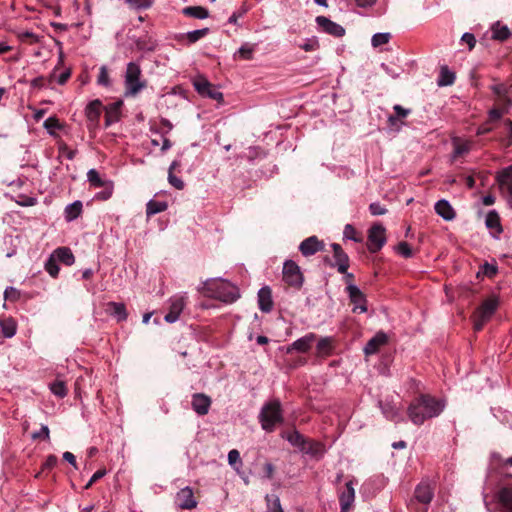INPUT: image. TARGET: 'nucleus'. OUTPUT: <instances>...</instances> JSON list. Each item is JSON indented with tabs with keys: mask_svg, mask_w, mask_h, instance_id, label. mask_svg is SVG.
I'll use <instances>...</instances> for the list:
<instances>
[{
	"mask_svg": "<svg viewBox=\"0 0 512 512\" xmlns=\"http://www.w3.org/2000/svg\"><path fill=\"white\" fill-rule=\"evenodd\" d=\"M445 407V400L430 394H421L411 401L407 414L413 424L420 426L425 421L438 417Z\"/></svg>",
	"mask_w": 512,
	"mask_h": 512,
	"instance_id": "nucleus-1",
	"label": "nucleus"
},
{
	"mask_svg": "<svg viewBox=\"0 0 512 512\" xmlns=\"http://www.w3.org/2000/svg\"><path fill=\"white\" fill-rule=\"evenodd\" d=\"M202 290L205 295L218 299L224 303H233L240 297L238 287L221 278L205 281L203 283Z\"/></svg>",
	"mask_w": 512,
	"mask_h": 512,
	"instance_id": "nucleus-2",
	"label": "nucleus"
},
{
	"mask_svg": "<svg viewBox=\"0 0 512 512\" xmlns=\"http://www.w3.org/2000/svg\"><path fill=\"white\" fill-rule=\"evenodd\" d=\"M258 419L261 424V428L265 432L271 433L275 431L277 425L282 424L284 421L280 400L271 399L266 402L259 412Z\"/></svg>",
	"mask_w": 512,
	"mask_h": 512,
	"instance_id": "nucleus-3",
	"label": "nucleus"
},
{
	"mask_svg": "<svg viewBox=\"0 0 512 512\" xmlns=\"http://www.w3.org/2000/svg\"><path fill=\"white\" fill-rule=\"evenodd\" d=\"M141 76L142 70L140 65L136 62H129L124 75L125 96H136L146 88L147 83Z\"/></svg>",
	"mask_w": 512,
	"mask_h": 512,
	"instance_id": "nucleus-4",
	"label": "nucleus"
},
{
	"mask_svg": "<svg viewBox=\"0 0 512 512\" xmlns=\"http://www.w3.org/2000/svg\"><path fill=\"white\" fill-rule=\"evenodd\" d=\"M498 303V299L494 296L483 301L474 313V329L476 331H480L485 323L490 320L498 307Z\"/></svg>",
	"mask_w": 512,
	"mask_h": 512,
	"instance_id": "nucleus-5",
	"label": "nucleus"
},
{
	"mask_svg": "<svg viewBox=\"0 0 512 512\" xmlns=\"http://www.w3.org/2000/svg\"><path fill=\"white\" fill-rule=\"evenodd\" d=\"M283 280L290 286L301 287L304 281L300 267L293 260H286L283 265Z\"/></svg>",
	"mask_w": 512,
	"mask_h": 512,
	"instance_id": "nucleus-6",
	"label": "nucleus"
},
{
	"mask_svg": "<svg viewBox=\"0 0 512 512\" xmlns=\"http://www.w3.org/2000/svg\"><path fill=\"white\" fill-rule=\"evenodd\" d=\"M346 292L350 302L353 304V312L365 313L367 311V300L364 293L353 283L346 286Z\"/></svg>",
	"mask_w": 512,
	"mask_h": 512,
	"instance_id": "nucleus-7",
	"label": "nucleus"
},
{
	"mask_svg": "<svg viewBox=\"0 0 512 512\" xmlns=\"http://www.w3.org/2000/svg\"><path fill=\"white\" fill-rule=\"evenodd\" d=\"M386 243V237H385V228L380 225L376 224L373 225L369 229L368 233V249L370 252H377L379 251L384 244Z\"/></svg>",
	"mask_w": 512,
	"mask_h": 512,
	"instance_id": "nucleus-8",
	"label": "nucleus"
},
{
	"mask_svg": "<svg viewBox=\"0 0 512 512\" xmlns=\"http://www.w3.org/2000/svg\"><path fill=\"white\" fill-rule=\"evenodd\" d=\"M496 180L503 194L506 195L510 207H512V166H508L496 175Z\"/></svg>",
	"mask_w": 512,
	"mask_h": 512,
	"instance_id": "nucleus-9",
	"label": "nucleus"
},
{
	"mask_svg": "<svg viewBox=\"0 0 512 512\" xmlns=\"http://www.w3.org/2000/svg\"><path fill=\"white\" fill-rule=\"evenodd\" d=\"M186 305V297L183 295H175L169 300V311L165 315L164 320L168 323L176 322Z\"/></svg>",
	"mask_w": 512,
	"mask_h": 512,
	"instance_id": "nucleus-10",
	"label": "nucleus"
},
{
	"mask_svg": "<svg viewBox=\"0 0 512 512\" xmlns=\"http://www.w3.org/2000/svg\"><path fill=\"white\" fill-rule=\"evenodd\" d=\"M193 85L195 90L202 96H207L217 101L223 100V94L205 78L195 80Z\"/></svg>",
	"mask_w": 512,
	"mask_h": 512,
	"instance_id": "nucleus-11",
	"label": "nucleus"
},
{
	"mask_svg": "<svg viewBox=\"0 0 512 512\" xmlns=\"http://www.w3.org/2000/svg\"><path fill=\"white\" fill-rule=\"evenodd\" d=\"M357 484L355 480H349L345 484V489L339 494V502L341 507V512H347L354 503L355 500V488L354 486Z\"/></svg>",
	"mask_w": 512,
	"mask_h": 512,
	"instance_id": "nucleus-12",
	"label": "nucleus"
},
{
	"mask_svg": "<svg viewBox=\"0 0 512 512\" xmlns=\"http://www.w3.org/2000/svg\"><path fill=\"white\" fill-rule=\"evenodd\" d=\"M211 404V398L204 393H195L192 395L191 406L194 412L199 416L208 414Z\"/></svg>",
	"mask_w": 512,
	"mask_h": 512,
	"instance_id": "nucleus-13",
	"label": "nucleus"
},
{
	"mask_svg": "<svg viewBox=\"0 0 512 512\" xmlns=\"http://www.w3.org/2000/svg\"><path fill=\"white\" fill-rule=\"evenodd\" d=\"M175 501L181 509H194L197 506V501L194 497L192 488L189 486L182 488L177 492Z\"/></svg>",
	"mask_w": 512,
	"mask_h": 512,
	"instance_id": "nucleus-14",
	"label": "nucleus"
},
{
	"mask_svg": "<svg viewBox=\"0 0 512 512\" xmlns=\"http://www.w3.org/2000/svg\"><path fill=\"white\" fill-rule=\"evenodd\" d=\"M316 23L325 33L335 37H342L345 34V29L336 22H333L325 16H317Z\"/></svg>",
	"mask_w": 512,
	"mask_h": 512,
	"instance_id": "nucleus-15",
	"label": "nucleus"
},
{
	"mask_svg": "<svg viewBox=\"0 0 512 512\" xmlns=\"http://www.w3.org/2000/svg\"><path fill=\"white\" fill-rule=\"evenodd\" d=\"M324 249V243L316 236H310L303 240L299 245V251L305 257L312 256Z\"/></svg>",
	"mask_w": 512,
	"mask_h": 512,
	"instance_id": "nucleus-16",
	"label": "nucleus"
},
{
	"mask_svg": "<svg viewBox=\"0 0 512 512\" xmlns=\"http://www.w3.org/2000/svg\"><path fill=\"white\" fill-rule=\"evenodd\" d=\"M102 110V103L100 100L95 99L86 106L85 108V115L87 117V120L89 122V129L92 127H96L99 122V118L101 115Z\"/></svg>",
	"mask_w": 512,
	"mask_h": 512,
	"instance_id": "nucleus-17",
	"label": "nucleus"
},
{
	"mask_svg": "<svg viewBox=\"0 0 512 512\" xmlns=\"http://www.w3.org/2000/svg\"><path fill=\"white\" fill-rule=\"evenodd\" d=\"M331 247H332V250H333V257H334L335 265L337 266L338 272L339 273H346V271L349 268V257H348V255L344 252L342 247L339 244H337V243H333L331 245Z\"/></svg>",
	"mask_w": 512,
	"mask_h": 512,
	"instance_id": "nucleus-18",
	"label": "nucleus"
},
{
	"mask_svg": "<svg viewBox=\"0 0 512 512\" xmlns=\"http://www.w3.org/2000/svg\"><path fill=\"white\" fill-rule=\"evenodd\" d=\"M316 335L314 333H308L305 336L295 340L288 348L287 352L290 353L292 350L306 353L310 350L312 343L315 341Z\"/></svg>",
	"mask_w": 512,
	"mask_h": 512,
	"instance_id": "nucleus-19",
	"label": "nucleus"
},
{
	"mask_svg": "<svg viewBox=\"0 0 512 512\" xmlns=\"http://www.w3.org/2000/svg\"><path fill=\"white\" fill-rule=\"evenodd\" d=\"M387 341L388 337L384 332H377L365 345L364 353L366 355L375 354L381 346L387 343Z\"/></svg>",
	"mask_w": 512,
	"mask_h": 512,
	"instance_id": "nucleus-20",
	"label": "nucleus"
},
{
	"mask_svg": "<svg viewBox=\"0 0 512 512\" xmlns=\"http://www.w3.org/2000/svg\"><path fill=\"white\" fill-rule=\"evenodd\" d=\"M379 407L386 419L394 422H397L400 419V410L393 401H379Z\"/></svg>",
	"mask_w": 512,
	"mask_h": 512,
	"instance_id": "nucleus-21",
	"label": "nucleus"
},
{
	"mask_svg": "<svg viewBox=\"0 0 512 512\" xmlns=\"http://www.w3.org/2000/svg\"><path fill=\"white\" fill-rule=\"evenodd\" d=\"M301 451L313 458L320 459L324 456L326 448L319 441L306 440V445L302 447Z\"/></svg>",
	"mask_w": 512,
	"mask_h": 512,
	"instance_id": "nucleus-22",
	"label": "nucleus"
},
{
	"mask_svg": "<svg viewBox=\"0 0 512 512\" xmlns=\"http://www.w3.org/2000/svg\"><path fill=\"white\" fill-rule=\"evenodd\" d=\"M434 209L435 212L445 221H452L456 217L455 210L445 199L438 200L435 203Z\"/></svg>",
	"mask_w": 512,
	"mask_h": 512,
	"instance_id": "nucleus-23",
	"label": "nucleus"
},
{
	"mask_svg": "<svg viewBox=\"0 0 512 512\" xmlns=\"http://www.w3.org/2000/svg\"><path fill=\"white\" fill-rule=\"evenodd\" d=\"M258 306L262 312L268 313L273 308L272 293L268 286L258 291Z\"/></svg>",
	"mask_w": 512,
	"mask_h": 512,
	"instance_id": "nucleus-24",
	"label": "nucleus"
},
{
	"mask_svg": "<svg viewBox=\"0 0 512 512\" xmlns=\"http://www.w3.org/2000/svg\"><path fill=\"white\" fill-rule=\"evenodd\" d=\"M63 63V54L60 53L58 65L53 69L49 76V82H56L59 85H64L71 76V70L69 68L65 69L61 73H58V66Z\"/></svg>",
	"mask_w": 512,
	"mask_h": 512,
	"instance_id": "nucleus-25",
	"label": "nucleus"
},
{
	"mask_svg": "<svg viewBox=\"0 0 512 512\" xmlns=\"http://www.w3.org/2000/svg\"><path fill=\"white\" fill-rule=\"evenodd\" d=\"M53 257L67 266H71L75 262V257L68 247H59L52 253Z\"/></svg>",
	"mask_w": 512,
	"mask_h": 512,
	"instance_id": "nucleus-26",
	"label": "nucleus"
},
{
	"mask_svg": "<svg viewBox=\"0 0 512 512\" xmlns=\"http://www.w3.org/2000/svg\"><path fill=\"white\" fill-rule=\"evenodd\" d=\"M415 498L423 503L428 504L433 498V490L429 484L421 483L415 489Z\"/></svg>",
	"mask_w": 512,
	"mask_h": 512,
	"instance_id": "nucleus-27",
	"label": "nucleus"
},
{
	"mask_svg": "<svg viewBox=\"0 0 512 512\" xmlns=\"http://www.w3.org/2000/svg\"><path fill=\"white\" fill-rule=\"evenodd\" d=\"M455 73L451 71L447 66H442L437 79V85L439 87L450 86L455 81Z\"/></svg>",
	"mask_w": 512,
	"mask_h": 512,
	"instance_id": "nucleus-28",
	"label": "nucleus"
},
{
	"mask_svg": "<svg viewBox=\"0 0 512 512\" xmlns=\"http://www.w3.org/2000/svg\"><path fill=\"white\" fill-rule=\"evenodd\" d=\"M182 13L185 16L192 17L195 19H206L209 16V11L202 6H188L183 8Z\"/></svg>",
	"mask_w": 512,
	"mask_h": 512,
	"instance_id": "nucleus-29",
	"label": "nucleus"
},
{
	"mask_svg": "<svg viewBox=\"0 0 512 512\" xmlns=\"http://www.w3.org/2000/svg\"><path fill=\"white\" fill-rule=\"evenodd\" d=\"M499 503L507 510L512 512V489L504 487L497 494Z\"/></svg>",
	"mask_w": 512,
	"mask_h": 512,
	"instance_id": "nucleus-30",
	"label": "nucleus"
},
{
	"mask_svg": "<svg viewBox=\"0 0 512 512\" xmlns=\"http://www.w3.org/2000/svg\"><path fill=\"white\" fill-rule=\"evenodd\" d=\"M393 110L395 115H389L388 117V123L390 126H396L398 121L406 118L411 113L410 109L404 108L399 104L394 105Z\"/></svg>",
	"mask_w": 512,
	"mask_h": 512,
	"instance_id": "nucleus-31",
	"label": "nucleus"
},
{
	"mask_svg": "<svg viewBox=\"0 0 512 512\" xmlns=\"http://www.w3.org/2000/svg\"><path fill=\"white\" fill-rule=\"evenodd\" d=\"M108 307L110 314L114 316L118 321H124L127 319V311L123 303L109 302Z\"/></svg>",
	"mask_w": 512,
	"mask_h": 512,
	"instance_id": "nucleus-32",
	"label": "nucleus"
},
{
	"mask_svg": "<svg viewBox=\"0 0 512 512\" xmlns=\"http://www.w3.org/2000/svg\"><path fill=\"white\" fill-rule=\"evenodd\" d=\"M136 46L141 51L151 52L157 47L156 41L149 35H144L136 40Z\"/></svg>",
	"mask_w": 512,
	"mask_h": 512,
	"instance_id": "nucleus-33",
	"label": "nucleus"
},
{
	"mask_svg": "<svg viewBox=\"0 0 512 512\" xmlns=\"http://www.w3.org/2000/svg\"><path fill=\"white\" fill-rule=\"evenodd\" d=\"M492 38L499 41L508 39L511 35L509 28L506 25H502L499 22L492 26Z\"/></svg>",
	"mask_w": 512,
	"mask_h": 512,
	"instance_id": "nucleus-34",
	"label": "nucleus"
},
{
	"mask_svg": "<svg viewBox=\"0 0 512 512\" xmlns=\"http://www.w3.org/2000/svg\"><path fill=\"white\" fill-rule=\"evenodd\" d=\"M82 202L81 201H75L65 208V219L67 221H73L76 218H78L82 212Z\"/></svg>",
	"mask_w": 512,
	"mask_h": 512,
	"instance_id": "nucleus-35",
	"label": "nucleus"
},
{
	"mask_svg": "<svg viewBox=\"0 0 512 512\" xmlns=\"http://www.w3.org/2000/svg\"><path fill=\"white\" fill-rule=\"evenodd\" d=\"M485 224L488 229L495 230L498 233L502 231L500 218L495 210H491L487 213Z\"/></svg>",
	"mask_w": 512,
	"mask_h": 512,
	"instance_id": "nucleus-36",
	"label": "nucleus"
},
{
	"mask_svg": "<svg viewBox=\"0 0 512 512\" xmlns=\"http://www.w3.org/2000/svg\"><path fill=\"white\" fill-rule=\"evenodd\" d=\"M168 204L165 201H156V200H149L146 205V214L147 216H152L157 213L163 212L167 210Z\"/></svg>",
	"mask_w": 512,
	"mask_h": 512,
	"instance_id": "nucleus-37",
	"label": "nucleus"
},
{
	"mask_svg": "<svg viewBox=\"0 0 512 512\" xmlns=\"http://www.w3.org/2000/svg\"><path fill=\"white\" fill-rule=\"evenodd\" d=\"M291 445L298 447L300 450L306 445V438L300 434L297 430H294L286 435H283Z\"/></svg>",
	"mask_w": 512,
	"mask_h": 512,
	"instance_id": "nucleus-38",
	"label": "nucleus"
},
{
	"mask_svg": "<svg viewBox=\"0 0 512 512\" xmlns=\"http://www.w3.org/2000/svg\"><path fill=\"white\" fill-rule=\"evenodd\" d=\"M87 179L91 186L95 188H101L107 186L109 181L103 180L96 169H90L87 172Z\"/></svg>",
	"mask_w": 512,
	"mask_h": 512,
	"instance_id": "nucleus-39",
	"label": "nucleus"
},
{
	"mask_svg": "<svg viewBox=\"0 0 512 512\" xmlns=\"http://www.w3.org/2000/svg\"><path fill=\"white\" fill-rule=\"evenodd\" d=\"M2 334L6 338H11L16 333V323L12 320H4L0 322Z\"/></svg>",
	"mask_w": 512,
	"mask_h": 512,
	"instance_id": "nucleus-40",
	"label": "nucleus"
},
{
	"mask_svg": "<svg viewBox=\"0 0 512 512\" xmlns=\"http://www.w3.org/2000/svg\"><path fill=\"white\" fill-rule=\"evenodd\" d=\"M209 33V28H202L197 30L189 31L185 34L186 39L189 43H195L200 39L204 38Z\"/></svg>",
	"mask_w": 512,
	"mask_h": 512,
	"instance_id": "nucleus-41",
	"label": "nucleus"
},
{
	"mask_svg": "<svg viewBox=\"0 0 512 512\" xmlns=\"http://www.w3.org/2000/svg\"><path fill=\"white\" fill-rule=\"evenodd\" d=\"M267 510L266 512H284L280 500L276 495H267Z\"/></svg>",
	"mask_w": 512,
	"mask_h": 512,
	"instance_id": "nucleus-42",
	"label": "nucleus"
},
{
	"mask_svg": "<svg viewBox=\"0 0 512 512\" xmlns=\"http://www.w3.org/2000/svg\"><path fill=\"white\" fill-rule=\"evenodd\" d=\"M332 350V340L330 337L321 338L317 343V352L321 355H328Z\"/></svg>",
	"mask_w": 512,
	"mask_h": 512,
	"instance_id": "nucleus-43",
	"label": "nucleus"
},
{
	"mask_svg": "<svg viewBox=\"0 0 512 512\" xmlns=\"http://www.w3.org/2000/svg\"><path fill=\"white\" fill-rule=\"evenodd\" d=\"M45 270L51 277H57L59 274V266L58 261L51 254L48 260L45 263Z\"/></svg>",
	"mask_w": 512,
	"mask_h": 512,
	"instance_id": "nucleus-44",
	"label": "nucleus"
},
{
	"mask_svg": "<svg viewBox=\"0 0 512 512\" xmlns=\"http://www.w3.org/2000/svg\"><path fill=\"white\" fill-rule=\"evenodd\" d=\"M50 390L54 395L60 398H63L67 395V388L63 381H55L51 383Z\"/></svg>",
	"mask_w": 512,
	"mask_h": 512,
	"instance_id": "nucleus-45",
	"label": "nucleus"
},
{
	"mask_svg": "<svg viewBox=\"0 0 512 512\" xmlns=\"http://www.w3.org/2000/svg\"><path fill=\"white\" fill-rule=\"evenodd\" d=\"M130 7L136 10L148 9L152 6L153 0H124Z\"/></svg>",
	"mask_w": 512,
	"mask_h": 512,
	"instance_id": "nucleus-46",
	"label": "nucleus"
},
{
	"mask_svg": "<svg viewBox=\"0 0 512 512\" xmlns=\"http://www.w3.org/2000/svg\"><path fill=\"white\" fill-rule=\"evenodd\" d=\"M390 38V33H376L372 36L371 44L373 47H378L388 43Z\"/></svg>",
	"mask_w": 512,
	"mask_h": 512,
	"instance_id": "nucleus-47",
	"label": "nucleus"
},
{
	"mask_svg": "<svg viewBox=\"0 0 512 512\" xmlns=\"http://www.w3.org/2000/svg\"><path fill=\"white\" fill-rule=\"evenodd\" d=\"M298 46L306 52H312L319 48V42L316 37H311L307 38L302 44H299Z\"/></svg>",
	"mask_w": 512,
	"mask_h": 512,
	"instance_id": "nucleus-48",
	"label": "nucleus"
},
{
	"mask_svg": "<svg viewBox=\"0 0 512 512\" xmlns=\"http://www.w3.org/2000/svg\"><path fill=\"white\" fill-rule=\"evenodd\" d=\"M97 83L99 85L105 86V87H108L111 84L110 78H109L108 69H107V67L105 65L101 66L100 69H99V74H98V77H97Z\"/></svg>",
	"mask_w": 512,
	"mask_h": 512,
	"instance_id": "nucleus-49",
	"label": "nucleus"
},
{
	"mask_svg": "<svg viewBox=\"0 0 512 512\" xmlns=\"http://www.w3.org/2000/svg\"><path fill=\"white\" fill-rule=\"evenodd\" d=\"M254 50H255L254 45H250V44L246 43V44H243L238 49L237 53L239 54L240 58H242L244 60H251Z\"/></svg>",
	"mask_w": 512,
	"mask_h": 512,
	"instance_id": "nucleus-50",
	"label": "nucleus"
},
{
	"mask_svg": "<svg viewBox=\"0 0 512 512\" xmlns=\"http://www.w3.org/2000/svg\"><path fill=\"white\" fill-rule=\"evenodd\" d=\"M21 297L20 291L12 286H9L4 291V298L7 301L17 302Z\"/></svg>",
	"mask_w": 512,
	"mask_h": 512,
	"instance_id": "nucleus-51",
	"label": "nucleus"
},
{
	"mask_svg": "<svg viewBox=\"0 0 512 512\" xmlns=\"http://www.w3.org/2000/svg\"><path fill=\"white\" fill-rule=\"evenodd\" d=\"M44 128L47 129L50 134H54L55 130L61 128V125L56 117H49L44 121Z\"/></svg>",
	"mask_w": 512,
	"mask_h": 512,
	"instance_id": "nucleus-52",
	"label": "nucleus"
},
{
	"mask_svg": "<svg viewBox=\"0 0 512 512\" xmlns=\"http://www.w3.org/2000/svg\"><path fill=\"white\" fill-rule=\"evenodd\" d=\"M396 252L403 256L404 258H410L412 256V249L410 247V245L407 243V242H400L397 246H396Z\"/></svg>",
	"mask_w": 512,
	"mask_h": 512,
	"instance_id": "nucleus-53",
	"label": "nucleus"
},
{
	"mask_svg": "<svg viewBox=\"0 0 512 512\" xmlns=\"http://www.w3.org/2000/svg\"><path fill=\"white\" fill-rule=\"evenodd\" d=\"M344 238L352 240L354 242H360L361 239L356 236V230L351 224H347L343 231Z\"/></svg>",
	"mask_w": 512,
	"mask_h": 512,
	"instance_id": "nucleus-54",
	"label": "nucleus"
},
{
	"mask_svg": "<svg viewBox=\"0 0 512 512\" xmlns=\"http://www.w3.org/2000/svg\"><path fill=\"white\" fill-rule=\"evenodd\" d=\"M369 211L374 216H380L384 215L387 212V209L379 202H373L369 205Z\"/></svg>",
	"mask_w": 512,
	"mask_h": 512,
	"instance_id": "nucleus-55",
	"label": "nucleus"
},
{
	"mask_svg": "<svg viewBox=\"0 0 512 512\" xmlns=\"http://www.w3.org/2000/svg\"><path fill=\"white\" fill-rule=\"evenodd\" d=\"M168 182L178 190H182L184 188V182L171 171H168Z\"/></svg>",
	"mask_w": 512,
	"mask_h": 512,
	"instance_id": "nucleus-56",
	"label": "nucleus"
},
{
	"mask_svg": "<svg viewBox=\"0 0 512 512\" xmlns=\"http://www.w3.org/2000/svg\"><path fill=\"white\" fill-rule=\"evenodd\" d=\"M260 154V150L257 147H249L246 152L239 155L240 158H245L249 161L254 160Z\"/></svg>",
	"mask_w": 512,
	"mask_h": 512,
	"instance_id": "nucleus-57",
	"label": "nucleus"
},
{
	"mask_svg": "<svg viewBox=\"0 0 512 512\" xmlns=\"http://www.w3.org/2000/svg\"><path fill=\"white\" fill-rule=\"evenodd\" d=\"M33 439L43 438L46 441L50 439V431L47 425H42L38 432L32 434Z\"/></svg>",
	"mask_w": 512,
	"mask_h": 512,
	"instance_id": "nucleus-58",
	"label": "nucleus"
},
{
	"mask_svg": "<svg viewBox=\"0 0 512 512\" xmlns=\"http://www.w3.org/2000/svg\"><path fill=\"white\" fill-rule=\"evenodd\" d=\"M470 151V143L464 142V143H457L455 144L454 148V156H461L465 153H468Z\"/></svg>",
	"mask_w": 512,
	"mask_h": 512,
	"instance_id": "nucleus-59",
	"label": "nucleus"
},
{
	"mask_svg": "<svg viewBox=\"0 0 512 512\" xmlns=\"http://www.w3.org/2000/svg\"><path fill=\"white\" fill-rule=\"evenodd\" d=\"M461 41L468 45L469 50H472L475 47L476 39L472 33H464L461 37Z\"/></svg>",
	"mask_w": 512,
	"mask_h": 512,
	"instance_id": "nucleus-60",
	"label": "nucleus"
},
{
	"mask_svg": "<svg viewBox=\"0 0 512 512\" xmlns=\"http://www.w3.org/2000/svg\"><path fill=\"white\" fill-rule=\"evenodd\" d=\"M228 463L231 466H235L237 463L241 464L240 453L238 450L233 449L228 453Z\"/></svg>",
	"mask_w": 512,
	"mask_h": 512,
	"instance_id": "nucleus-61",
	"label": "nucleus"
},
{
	"mask_svg": "<svg viewBox=\"0 0 512 512\" xmlns=\"http://www.w3.org/2000/svg\"><path fill=\"white\" fill-rule=\"evenodd\" d=\"M106 474V470L105 469H102V470H98L96 471L92 477L90 478V480L87 482V484L85 485V489H89L96 481H98L99 479H101L102 477H104Z\"/></svg>",
	"mask_w": 512,
	"mask_h": 512,
	"instance_id": "nucleus-62",
	"label": "nucleus"
},
{
	"mask_svg": "<svg viewBox=\"0 0 512 512\" xmlns=\"http://www.w3.org/2000/svg\"><path fill=\"white\" fill-rule=\"evenodd\" d=\"M58 458L55 455H49L43 464V469L50 470L56 466Z\"/></svg>",
	"mask_w": 512,
	"mask_h": 512,
	"instance_id": "nucleus-63",
	"label": "nucleus"
},
{
	"mask_svg": "<svg viewBox=\"0 0 512 512\" xmlns=\"http://www.w3.org/2000/svg\"><path fill=\"white\" fill-rule=\"evenodd\" d=\"M491 89L499 97H505L507 93V88L504 84L493 85Z\"/></svg>",
	"mask_w": 512,
	"mask_h": 512,
	"instance_id": "nucleus-64",
	"label": "nucleus"
}]
</instances>
